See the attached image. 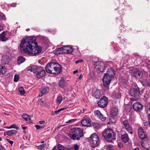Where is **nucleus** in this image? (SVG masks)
<instances>
[{
	"instance_id": "obj_1",
	"label": "nucleus",
	"mask_w": 150,
	"mask_h": 150,
	"mask_svg": "<svg viewBox=\"0 0 150 150\" xmlns=\"http://www.w3.org/2000/svg\"><path fill=\"white\" fill-rule=\"evenodd\" d=\"M36 37L29 36L23 39L21 43L20 49L22 52L31 55H36L41 51V47H38L35 41Z\"/></svg>"
},
{
	"instance_id": "obj_2",
	"label": "nucleus",
	"mask_w": 150,
	"mask_h": 150,
	"mask_svg": "<svg viewBox=\"0 0 150 150\" xmlns=\"http://www.w3.org/2000/svg\"><path fill=\"white\" fill-rule=\"evenodd\" d=\"M115 71L112 69H108L106 73H105L103 79V85L105 88V90L109 89V84L111 79L115 75Z\"/></svg>"
},
{
	"instance_id": "obj_3",
	"label": "nucleus",
	"mask_w": 150,
	"mask_h": 150,
	"mask_svg": "<svg viewBox=\"0 0 150 150\" xmlns=\"http://www.w3.org/2000/svg\"><path fill=\"white\" fill-rule=\"evenodd\" d=\"M28 71H30L35 74L38 78H41L45 75V73L43 68L41 66L33 65L28 68Z\"/></svg>"
},
{
	"instance_id": "obj_4",
	"label": "nucleus",
	"mask_w": 150,
	"mask_h": 150,
	"mask_svg": "<svg viewBox=\"0 0 150 150\" xmlns=\"http://www.w3.org/2000/svg\"><path fill=\"white\" fill-rule=\"evenodd\" d=\"M83 130L79 128L75 127L72 129L69 133V136L72 139L79 140L80 138L83 136Z\"/></svg>"
},
{
	"instance_id": "obj_5",
	"label": "nucleus",
	"mask_w": 150,
	"mask_h": 150,
	"mask_svg": "<svg viewBox=\"0 0 150 150\" xmlns=\"http://www.w3.org/2000/svg\"><path fill=\"white\" fill-rule=\"evenodd\" d=\"M102 135L104 138L109 142L116 139V134L111 129H105L103 132Z\"/></svg>"
},
{
	"instance_id": "obj_6",
	"label": "nucleus",
	"mask_w": 150,
	"mask_h": 150,
	"mask_svg": "<svg viewBox=\"0 0 150 150\" xmlns=\"http://www.w3.org/2000/svg\"><path fill=\"white\" fill-rule=\"evenodd\" d=\"M138 132L139 137L142 140L141 142V144L143 146L144 143L148 141L147 135L144 132V129L142 127L139 128Z\"/></svg>"
},
{
	"instance_id": "obj_7",
	"label": "nucleus",
	"mask_w": 150,
	"mask_h": 150,
	"mask_svg": "<svg viewBox=\"0 0 150 150\" xmlns=\"http://www.w3.org/2000/svg\"><path fill=\"white\" fill-rule=\"evenodd\" d=\"M89 141L91 144L92 147H94L99 144V138L96 133H94L90 137Z\"/></svg>"
},
{
	"instance_id": "obj_8",
	"label": "nucleus",
	"mask_w": 150,
	"mask_h": 150,
	"mask_svg": "<svg viewBox=\"0 0 150 150\" xmlns=\"http://www.w3.org/2000/svg\"><path fill=\"white\" fill-rule=\"evenodd\" d=\"M95 68L97 71L103 72L105 69L104 63L101 61L96 62L94 63Z\"/></svg>"
},
{
	"instance_id": "obj_9",
	"label": "nucleus",
	"mask_w": 150,
	"mask_h": 150,
	"mask_svg": "<svg viewBox=\"0 0 150 150\" xmlns=\"http://www.w3.org/2000/svg\"><path fill=\"white\" fill-rule=\"evenodd\" d=\"M108 102L107 98L104 96L98 102V105L100 108H104L107 106Z\"/></svg>"
},
{
	"instance_id": "obj_10",
	"label": "nucleus",
	"mask_w": 150,
	"mask_h": 150,
	"mask_svg": "<svg viewBox=\"0 0 150 150\" xmlns=\"http://www.w3.org/2000/svg\"><path fill=\"white\" fill-rule=\"evenodd\" d=\"M139 88L137 87L135 88L131 89L129 91V94L131 96L138 97L139 94Z\"/></svg>"
},
{
	"instance_id": "obj_11",
	"label": "nucleus",
	"mask_w": 150,
	"mask_h": 150,
	"mask_svg": "<svg viewBox=\"0 0 150 150\" xmlns=\"http://www.w3.org/2000/svg\"><path fill=\"white\" fill-rule=\"evenodd\" d=\"M133 76L137 79H140L143 76L142 71L138 70H133L132 73Z\"/></svg>"
},
{
	"instance_id": "obj_12",
	"label": "nucleus",
	"mask_w": 150,
	"mask_h": 150,
	"mask_svg": "<svg viewBox=\"0 0 150 150\" xmlns=\"http://www.w3.org/2000/svg\"><path fill=\"white\" fill-rule=\"evenodd\" d=\"M123 124L126 130L129 133L132 134L133 133V132L132 129V126L130 125L128 121L127 120H125L123 121Z\"/></svg>"
},
{
	"instance_id": "obj_13",
	"label": "nucleus",
	"mask_w": 150,
	"mask_h": 150,
	"mask_svg": "<svg viewBox=\"0 0 150 150\" xmlns=\"http://www.w3.org/2000/svg\"><path fill=\"white\" fill-rule=\"evenodd\" d=\"M49 87L47 86H43L41 87L40 93L38 96L39 97H41L47 93L49 92Z\"/></svg>"
},
{
	"instance_id": "obj_14",
	"label": "nucleus",
	"mask_w": 150,
	"mask_h": 150,
	"mask_svg": "<svg viewBox=\"0 0 150 150\" xmlns=\"http://www.w3.org/2000/svg\"><path fill=\"white\" fill-rule=\"evenodd\" d=\"M55 63L52 62L47 64L45 68V70L47 72L50 74H55V72H52V68L51 66L53 65H54Z\"/></svg>"
},
{
	"instance_id": "obj_15",
	"label": "nucleus",
	"mask_w": 150,
	"mask_h": 150,
	"mask_svg": "<svg viewBox=\"0 0 150 150\" xmlns=\"http://www.w3.org/2000/svg\"><path fill=\"white\" fill-rule=\"evenodd\" d=\"M94 114L95 116L102 121L105 120L106 119V117H103V115L101 114L99 110L94 111Z\"/></svg>"
},
{
	"instance_id": "obj_16",
	"label": "nucleus",
	"mask_w": 150,
	"mask_h": 150,
	"mask_svg": "<svg viewBox=\"0 0 150 150\" xmlns=\"http://www.w3.org/2000/svg\"><path fill=\"white\" fill-rule=\"evenodd\" d=\"M133 106L134 110L136 111H140L142 108V105L139 102L134 103L133 104Z\"/></svg>"
},
{
	"instance_id": "obj_17",
	"label": "nucleus",
	"mask_w": 150,
	"mask_h": 150,
	"mask_svg": "<svg viewBox=\"0 0 150 150\" xmlns=\"http://www.w3.org/2000/svg\"><path fill=\"white\" fill-rule=\"evenodd\" d=\"M101 96L100 90L97 89L93 91L92 93V96L96 99L100 98Z\"/></svg>"
},
{
	"instance_id": "obj_18",
	"label": "nucleus",
	"mask_w": 150,
	"mask_h": 150,
	"mask_svg": "<svg viewBox=\"0 0 150 150\" xmlns=\"http://www.w3.org/2000/svg\"><path fill=\"white\" fill-rule=\"evenodd\" d=\"M1 62L3 64H7L9 62V57L7 55H4L2 57Z\"/></svg>"
},
{
	"instance_id": "obj_19",
	"label": "nucleus",
	"mask_w": 150,
	"mask_h": 150,
	"mask_svg": "<svg viewBox=\"0 0 150 150\" xmlns=\"http://www.w3.org/2000/svg\"><path fill=\"white\" fill-rule=\"evenodd\" d=\"M118 110L116 108H112L111 111L110 115L112 117H115L118 114Z\"/></svg>"
},
{
	"instance_id": "obj_20",
	"label": "nucleus",
	"mask_w": 150,
	"mask_h": 150,
	"mask_svg": "<svg viewBox=\"0 0 150 150\" xmlns=\"http://www.w3.org/2000/svg\"><path fill=\"white\" fill-rule=\"evenodd\" d=\"M55 63L54 64H56L57 65H58L59 66V67H54L53 69H54V71H55V74H56V73L58 74L59 73H60L62 70V67L58 63H57V62H55Z\"/></svg>"
},
{
	"instance_id": "obj_21",
	"label": "nucleus",
	"mask_w": 150,
	"mask_h": 150,
	"mask_svg": "<svg viewBox=\"0 0 150 150\" xmlns=\"http://www.w3.org/2000/svg\"><path fill=\"white\" fill-rule=\"evenodd\" d=\"M140 83L143 86H150V81L146 79H143L140 81Z\"/></svg>"
},
{
	"instance_id": "obj_22",
	"label": "nucleus",
	"mask_w": 150,
	"mask_h": 150,
	"mask_svg": "<svg viewBox=\"0 0 150 150\" xmlns=\"http://www.w3.org/2000/svg\"><path fill=\"white\" fill-rule=\"evenodd\" d=\"M17 131L14 130H12L7 131V132H4V135H8V136H11L14 134H16Z\"/></svg>"
},
{
	"instance_id": "obj_23",
	"label": "nucleus",
	"mask_w": 150,
	"mask_h": 150,
	"mask_svg": "<svg viewBox=\"0 0 150 150\" xmlns=\"http://www.w3.org/2000/svg\"><path fill=\"white\" fill-rule=\"evenodd\" d=\"M82 125L83 126H89L91 125L89 120L87 119L83 120L81 122Z\"/></svg>"
},
{
	"instance_id": "obj_24",
	"label": "nucleus",
	"mask_w": 150,
	"mask_h": 150,
	"mask_svg": "<svg viewBox=\"0 0 150 150\" xmlns=\"http://www.w3.org/2000/svg\"><path fill=\"white\" fill-rule=\"evenodd\" d=\"M6 33V32L4 31L0 35V40L3 42L5 41L8 39V38L5 37Z\"/></svg>"
},
{
	"instance_id": "obj_25",
	"label": "nucleus",
	"mask_w": 150,
	"mask_h": 150,
	"mask_svg": "<svg viewBox=\"0 0 150 150\" xmlns=\"http://www.w3.org/2000/svg\"><path fill=\"white\" fill-rule=\"evenodd\" d=\"M22 117L24 120L28 122H32V120H31L30 118L29 115L27 114H23L22 115Z\"/></svg>"
},
{
	"instance_id": "obj_26",
	"label": "nucleus",
	"mask_w": 150,
	"mask_h": 150,
	"mask_svg": "<svg viewBox=\"0 0 150 150\" xmlns=\"http://www.w3.org/2000/svg\"><path fill=\"white\" fill-rule=\"evenodd\" d=\"M66 81L63 78H62L59 81V86L62 88H64L65 86Z\"/></svg>"
},
{
	"instance_id": "obj_27",
	"label": "nucleus",
	"mask_w": 150,
	"mask_h": 150,
	"mask_svg": "<svg viewBox=\"0 0 150 150\" xmlns=\"http://www.w3.org/2000/svg\"><path fill=\"white\" fill-rule=\"evenodd\" d=\"M121 139L125 143H127L129 140V137L127 134H124L121 136Z\"/></svg>"
},
{
	"instance_id": "obj_28",
	"label": "nucleus",
	"mask_w": 150,
	"mask_h": 150,
	"mask_svg": "<svg viewBox=\"0 0 150 150\" xmlns=\"http://www.w3.org/2000/svg\"><path fill=\"white\" fill-rule=\"evenodd\" d=\"M54 54H56L63 53L62 47L56 49L54 51Z\"/></svg>"
},
{
	"instance_id": "obj_29",
	"label": "nucleus",
	"mask_w": 150,
	"mask_h": 150,
	"mask_svg": "<svg viewBox=\"0 0 150 150\" xmlns=\"http://www.w3.org/2000/svg\"><path fill=\"white\" fill-rule=\"evenodd\" d=\"M25 61V59L23 57L20 56L18 57L17 62L18 64L23 63Z\"/></svg>"
},
{
	"instance_id": "obj_30",
	"label": "nucleus",
	"mask_w": 150,
	"mask_h": 150,
	"mask_svg": "<svg viewBox=\"0 0 150 150\" xmlns=\"http://www.w3.org/2000/svg\"><path fill=\"white\" fill-rule=\"evenodd\" d=\"M5 66H0V74H4L5 73Z\"/></svg>"
},
{
	"instance_id": "obj_31",
	"label": "nucleus",
	"mask_w": 150,
	"mask_h": 150,
	"mask_svg": "<svg viewBox=\"0 0 150 150\" xmlns=\"http://www.w3.org/2000/svg\"><path fill=\"white\" fill-rule=\"evenodd\" d=\"M93 128L95 129H98L100 127V125L97 122L94 123L93 124Z\"/></svg>"
},
{
	"instance_id": "obj_32",
	"label": "nucleus",
	"mask_w": 150,
	"mask_h": 150,
	"mask_svg": "<svg viewBox=\"0 0 150 150\" xmlns=\"http://www.w3.org/2000/svg\"><path fill=\"white\" fill-rule=\"evenodd\" d=\"M66 50V53L69 54L73 52V49L72 47H67V49Z\"/></svg>"
},
{
	"instance_id": "obj_33",
	"label": "nucleus",
	"mask_w": 150,
	"mask_h": 150,
	"mask_svg": "<svg viewBox=\"0 0 150 150\" xmlns=\"http://www.w3.org/2000/svg\"><path fill=\"white\" fill-rule=\"evenodd\" d=\"M19 91L20 93L22 95H23L25 93V91L23 87L20 86L19 88Z\"/></svg>"
},
{
	"instance_id": "obj_34",
	"label": "nucleus",
	"mask_w": 150,
	"mask_h": 150,
	"mask_svg": "<svg viewBox=\"0 0 150 150\" xmlns=\"http://www.w3.org/2000/svg\"><path fill=\"white\" fill-rule=\"evenodd\" d=\"M57 150H64V146L60 144L57 145Z\"/></svg>"
},
{
	"instance_id": "obj_35",
	"label": "nucleus",
	"mask_w": 150,
	"mask_h": 150,
	"mask_svg": "<svg viewBox=\"0 0 150 150\" xmlns=\"http://www.w3.org/2000/svg\"><path fill=\"white\" fill-rule=\"evenodd\" d=\"M35 127L37 129H43L45 127V126L44 125L40 126L38 125H35Z\"/></svg>"
},
{
	"instance_id": "obj_36",
	"label": "nucleus",
	"mask_w": 150,
	"mask_h": 150,
	"mask_svg": "<svg viewBox=\"0 0 150 150\" xmlns=\"http://www.w3.org/2000/svg\"><path fill=\"white\" fill-rule=\"evenodd\" d=\"M62 98L61 96H58L57 98V103H60L62 101Z\"/></svg>"
},
{
	"instance_id": "obj_37",
	"label": "nucleus",
	"mask_w": 150,
	"mask_h": 150,
	"mask_svg": "<svg viewBox=\"0 0 150 150\" xmlns=\"http://www.w3.org/2000/svg\"><path fill=\"white\" fill-rule=\"evenodd\" d=\"M19 78V76L17 74H15L14 75V80L15 82H17Z\"/></svg>"
},
{
	"instance_id": "obj_38",
	"label": "nucleus",
	"mask_w": 150,
	"mask_h": 150,
	"mask_svg": "<svg viewBox=\"0 0 150 150\" xmlns=\"http://www.w3.org/2000/svg\"><path fill=\"white\" fill-rule=\"evenodd\" d=\"M6 17L3 13L0 14V20H3L5 19Z\"/></svg>"
},
{
	"instance_id": "obj_39",
	"label": "nucleus",
	"mask_w": 150,
	"mask_h": 150,
	"mask_svg": "<svg viewBox=\"0 0 150 150\" xmlns=\"http://www.w3.org/2000/svg\"><path fill=\"white\" fill-rule=\"evenodd\" d=\"M14 128L17 129H18V127L16 126V125L13 124L11 125L8 128Z\"/></svg>"
},
{
	"instance_id": "obj_40",
	"label": "nucleus",
	"mask_w": 150,
	"mask_h": 150,
	"mask_svg": "<svg viewBox=\"0 0 150 150\" xmlns=\"http://www.w3.org/2000/svg\"><path fill=\"white\" fill-rule=\"evenodd\" d=\"M67 46H64L62 47V50H63V53H66V50L67 49Z\"/></svg>"
},
{
	"instance_id": "obj_41",
	"label": "nucleus",
	"mask_w": 150,
	"mask_h": 150,
	"mask_svg": "<svg viewBox=\"0 0 150 150\" xmlns=\"http://www.w3.org/2000/svg\"><path fill=\"white\" fill-rule=\"evenodd\" d=\"M114 96L116 98H119L120 97V95L118 93H115L114 94Z\"/></svg>"
},
{
	"instance_id": "obj_42",
	"label": "nucleus",
	"mask_w": 150,
	"mask_h": 150,
	"mask_svg": "<svg viewBox=\"0 0 150 150\" xmlns=\"http://www.w3.org/2000/svg\"><path fill=\"white\" fill-rule=\"evenodd\" d=\"M74 150H78L79 149V146L77 144H75L74 146Z\"/></svg>"
},
{
	"instance_id": "obj_43",
	"label": "nucleus",
	"mask_w": 150,
	"mask_h": 150,
	"mask_svg": "<svg viewBox=\"0 0 150 150\" xmlns=\"http://www.w3.org/2000/svg\"><path fill=\"white\" fill-rule=\"evenodd\" d=\"M45 146V145L44 144H41L39 146H38V148L40 149H41L43 148Z\"/></svg>"
},
{
	"instance_id": "obj_44",
	"label": "nucleus",
	"mask_w": 150,
	"mask_h": 150,
	"mask_svg": "<svg viewBox=\"0 0 150 150\" xmlns=\"http://www.w3.org/2000/svg\"><path fill=\"white\" fill-rule=\"evenodd\" d=\"M144 125L147 127H148L149 126H150V125L149 123V121H148V122H146L144 123Z\"/></svg>"
},
{
	"instance_id": "obj_45",
	"label": "nucleus",
	"mask_w": 150,
	"mask_h": 150,
	"mask_svg": "<svg viewBox=\"0 0 150 150\" xmlns=\"http://www.w3.org/2000/svg\"><path fill=\"white\" fill-rule=\"evenodd\" d=\"M6 140L8 142L9 144H10L11 145H12L13 143V142L12 141L10 140L9 139H7Z\"/></svg>"
},
{
	"instance_id": "obj_46",
	"label": "nucleus",
	"mask_w": 150,
	"mask_h": 150,
	"mask_svg": "<svg viewBox=\"0 0 150 150\" xmlns=\"http://www.w3.org/2000/svg\"><path fill=\"white\" fill-rule=\"evenodd\" d=\"M118 146L120 148H121L123 147V145L120 142L118 144Z\"/></svg>"
},
{
	"instance_id": "obj_47",
	"label": "nucleus",
	"mask_w": 150,
	"mask_h": 150,
	"mask_svg": "<svg viewBox=\"0 0 150 150\" xmlns=\"http://www.w3.org/2000/svg\"><path fill=\"white\" fill-rule=\"evenodd\" d=\"M83 60L82 59L78 60L76 61L75 62V63L76 64H78L79 63L82 62H83Z\"/></svg>"
},
{
	"instance_id": "obj_48",
	"label": "nucleus",
	"mask_w": 150,
	"mask_h": 150,
	"mask_svg": "<svg viewBox=\"0 0 150 150\" xmlns=\"http://www.w3.org/2000/svg\"><path fill=\"white\" fill-rule=\"evenodd\" d=\"M17 3H13L11 4V6L12 7H15L17 5Z\"/></svg>"
},
{
	"instance_id": "obj_49",
	"label": "nucleus",
	"mask_w": 150,
	"mask_h": 150,
	"mask_svg": "<svg viewBox=\"0 0 150 150\" xmlns=\"http://www.w3.org/2000/svg\"><path fill=\"white\" fill-rule=\"evenodd\" d=\"M73 122V120H69L68 121L66 122V123H70Z\"/></svg>"
},
{
	"instance_id": "obj_50",
	"label": "nucleus",
	"mask_w": 150,
	"mask_h": 150,
	"mask_svg": "<svg viewBox=\"0 0 150 150\" xmlns=\"http://www.w3.org/2000/svg\"><path fill=\"white\" fill-rule=\"evenodd\" d=\"M147 109L150 111V103H148L147 104Z\"/></svg>"
},
{
	"instance_id": "obj_51",
	"label": "nucleus",
	"mask_w": 150,
	"mask_h": 150,
	"mask_svg": "<svg viewBox=\"0 0 150 150\" xmlns=\"http://www.w3.org/2000/svg\"><path fill=\"white\" fill-rule=\"evenodd\" d=\"M39 122L40 124H43L45 123V122L44 121L41 120L39 121Z\"/></svg>"
},
{
	"instance_id": "obj_52",
	"label": "nucleus",
	"mask_w": 150,
	"mask_h": 150,
	"mask_svg": "<svg viewBox=\"0 0 150 150\" xmlns=\"http://www.w3.org/2000/svg\"><path fill=\"white\" fill-rule=\"evenodd\" d=\"M59 112H59V110H57L55 111L54 112V113H55V114H57Z\"/></svg>"
},
{
	"instance_id": "obj_53",
	"label": "nucleus",
	"mask_w": 150,
	"mask_h": 150,
	"mask_svg": "<svg viewBox=\"0 0 150 150\" xmlns=\"http://www.w3.org/2000/svg\"><path fill=\"white\" fill-rule=\"evenodd\" d=\"M65 109H66V108H61L60 109H59V112H61L62 110H65Z\"/></svg>"
},
{
	"instance_id": "obj_54",
	"label": "nucleus",
	"mask_w": 150,
	"mask_h": 150,
	"mask_svg": "<svg viewBox=\"0 0 150 150\" xmlns=\"http://www.w3.org/2000/svg\"><path fill=\"white\" fill-rule=\"evenodd\" d=\"M1 148L3 150H7L2 145L1 146Z\"/></svg>"
},
{
	"instance_id": "obj_55",
	"label": "nucleus",
	"mask_w": 150,
	"mask_h": 150,
	"mask_svg": "<svg viewBox=\"0 0 150 150\" xmlns=\"http://www.w3.org/2000/svg\"><path fill=\"white\" fill-rule=\"evenodd\" d=\"M52 150H57V147L56 146H55L53 147Z\"/></svg>"
},
{
	"instance_id": "obj_56",
	"label": "nucleus",
	"mask_w": 150,
	"mask_h": 150,
	"mask_svg": "<svg viewBox=\"0 0 150 150\" xmlns=\"http://www.w3.org/2000/svg\"><path fill=\"white\" fill-rule=\"evenodd\" d=\"M3 29V27L0 25V31L2 30Z\"/></svg>"
},
{
	"instance_id": "obj_57",
	"label": "nucleus",
	"mask_w": 150,
	"mask_h": 150,
	"mask_svg": "<svg viewBox=\"0 0 150 150\" xmlns=\"http://www.w3.org/2000/svg\"><path fill=\"white\" fill-rule=\"evenodd\" d=\"M133 150H139V149L138 147H136Z\"/></svg>"
},
{
	"instance_id": "obj_58",
	"label": "nucleus",
	"mask_w": 150,
	"mask_h": 150,
	"mask_svg": "<svg viewBox=\"0 0 150 150\" xmlns=\"http://www.w3.org/2000/svg\"><path fill=\"white\" fill-rule=\"evenodd\" d=\"M78 72V70H77L73 71V74H74L77 72Z\"/></svg>"
},
{
	"instance_id": "obj_59",
	"label": "nucleus",
	"mask_w": 150,
	"mask_h": 150,
	"mask_svg": "<svg viewBox=\"0 0 150 150\" xmlns=\"http://www.w3.org/2000/svg\"><path fill=\"white\" fill-rule=\"evenodd\" d=\"M82 77V74H80L79 76V79H81Z\"/></svg>"
},
{
	"instance_id": "obj_60",
	"label": "nucleus",
	"mask_w": 150,
	"mask_h": 150,
	"mask_svg": "<svg viewBox=\"0 0 150 150\" xmlns=\"http://www.w3.org/2000/svg\"><path fill=\"white\" fill-rule=\"evenodd\" d=\"M22 128L23 130H25L26 129V127H22Z\"/></svg>"
},
{
	"instance_id": "obj_61",
	"label": "nucleus",
	"mask_w": 150,
	"mask_h": 150,
	"mask_svg": "<svg viewBox=\"0 0 150 150\" xmlns=\"http://www.w3.org/2000/svg\"><path fill=\"white\" fill-rule=\"evenodd\" d=\"M145 150H150V147L147 148H146Z\"/></svg>"
},
{
	"instance_id": "obj_62",
	"label": "nucleus",
	"mask_w": 150,
	"mask_h": 150,
	"mask_svg": "<svg viewBox=\"0 0 150 150\" xmlns=\"http://www.w3.org/2000/svg\"><path fill=\"white\" fill-rule=\"evenodd\" d=\"M61 126H62V125H60V126H58V127H57V128H60V127H61Z\"/></svg>"
},
{
	"instance_id": "obj_63",
	"label": "nucleus",
	"mask_w": 150,
	"mask_h": 150,
	"mask_svg": "<svg viewBox=\"0 0 150 150\" xmlns=\"http://www.w3.org/2000/svg\"><path fill=\"white\" fill-rule=\"evenodd\" d=\"M29 30V29H26V31H28Z\"/></svg>"
},
{
	"instance_id": "obj_64",
	"label": "nucleus",
	"mask_w": 150,
	"mask_h": 150,
	"mask_svg": "<svg viewBox=\"0 0 150 150\" xmlns=\"http://www.w3.org/2000/svg\"><path fill=\"white\" fill-rule=\"evenodd\" d=\"M2 140V138H0V141H1Z\"/></svg>"
}]
</instances>
